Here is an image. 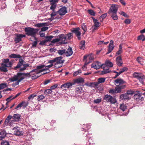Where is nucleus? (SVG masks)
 Returning <instances> with one entry per match:
<instances>
[{"label": "nucleus", "instance_id": "obj_1", "mask_svg": "<svg viewBox=\"0 0 145 145\" xmlns=\"http://www.w3.org/2000/svg\"><path fill=\"white\" fill-rule=\"evenodd\" d=\"M118 9V5L112 4L108 12L109 14H111V17L114 20H116L118 19V16L117 15Z\"/></svg>", "mask_w": 145, "mask_h": 145}, {"label": "nucleus", "instance_id": "obj_2", "mask_svg": "<svg viewBox=\"0 0 145 145\" xmlns=\"http://www.w3.org/2000/svg\"><path fill=\"white\" fill-rule=\"evenodd\" d=\"M126 82L121 78H118L114 81V84L116 85V89L118 92H121V89L125 88Z\"/></svg>", "mask_w": 145, "mask_h": 145}, {"label": "nucleus", "instance_id": "obj_3", "mask_svg": "<svg viewBox=\"0 0 145 145\" xmlns=\"http://www.w3.org/2000/svg\"><path fill=\"white\" fill-rule=\"evenodd\" d=\"M31 76L30 73H21L18 72L17 75L14 76L13 78L10 79V80L11 81H16L18 80H19V81H21L22 80L26 78H29Z\"/></svg>", "mask_w": 145, "mask_h": 145}, {"label": "nucleus", "instance_id": "obj_4", "mask_svg": "<svg viewBox=\"0 0 145 145\" xmlns=\"http://www.w3.org/2000/svg\"><path fill=\"white\" fill-rule=\"evenodd\" d=\"M24 61L21 58H20L17 66L14 67V69L16 70L17 69L20 68V71H22L25 70L26 68L29 66V65L27 63L24 64L23 63Z\"/></svg>", "mask_w": 145, "mask_h": 145}, {"label": "nucleus", "instance_id": "obj_5", "mask_svg": "<svg viewBox=\"0 0 145 145\" xmlns=\"http://www.w3.org/2000/svg\"><path fill=\"white\" fill-rule=\"evenodd\" d=\"M10 123L11 129H12V131L14 132V134L17 136H19L23 135L24 133L22 131L20 128L17 127L15 126L14 128H12V126H14V125L12 126L11 125V122Z\"/></svg>", "mask_w": 145, "mask_h": 145}, {"label": "nucleus", "instance_id": "obj_6", "mask_svg": "<svg viewBox=\"0 0 145 145\" xmlns=\"http://www.w3.org/2000/svg\"><path fill=\"white\" fill-rule=\"evenodd\" d=\"M26 34L28 36H34L38 32V30L31 27H26L25 29Z\"/></svg>", "mask_w": 145, "mask_h": 145}, {"label": "nucleus", "instance_id": "obj_7", "mask_svg": "<svg viewBox=\"0 0 145 145\" xmlns=\"http://www.w3.org/2000/svg\"><path fill=\"white\" fill-rule=\"evenodd\" d=\"M133 76L134 78H136L138 80L141 84H143L145 79V76L143 74L141 73L135 72L133 74Z\"/></svg>", "mask_w": 145, "mask_h": 145}, {"label": "nucleus", "instance_id": "obj_8", "mask_svg": "<svg viewBox=\"0 0 145 145\" xmlns=\"http://www.w3.org/2000/svg\"><path fill=\"white\" fill-rule=\"evenodd\" d=\"M104 99L108 102H110L111 104H114L116 102V100L113 97L108 95H106L104 97Z\"/></svg>", "mask_w": 145, "mask_h": 145}, {"label": "nucleus", "instance_id": "obj_9", "mask_svg": "<svg viewBox=\"0 0 145 145\" xmlns=\"http://www.w3.org/2000/svg\"><path fill=\"white\" fill-rule=\"evenodd\" d=\"M80 28L78 27L75 28H73L71 30V32L72 33L75 34V35L77 36L79 40H80L81 39L80 36L81 34V32L80 31Z\"/></svg>", "mask_w": 145, "mask_h": 145}, {"label": "nucleus", "instance_id": "obj_10", "mask_svg": "<svg viewBox=\"0 0 145 145\" xmlns=\"http://www.w3.org/2000/svg\"><path fill=\"white\" fill-rule=\"evenodd\" d=\"M74 84V83L73 82H66L64 84L61 85V86L60 88L61 89H65L71 88H72V86Z\"/></svg>", "mask_w": 145, "mask_h": 145}, {"label": "nucleus", "instance_id": "obj_11", "mask_svg": "<svg viewBox=\"0 0 145 145\" xmlns=\"http://www.w3.org/2000/svg\"><path fill=\"white\" fill-rule=\"evenodd\" d=\"M104 64H102L98 61L94 62L91 65V67L96 69H99L103 66Z\"/></svg>", "mask_w": 145, "mask_h": 145}, {"label": "nucleus", "instance_id": "obj_12", "mask_svg": "<svg viewBox=\"0 0 145 145\" xmlns=\"http://www.w3.org/2000/svg\"><path fill=\"white\" fill-rule=\"evenodd\" d=\"M113 43V41L112 40H111L108 46V52L106 53V54H108L110 53L113 50L114 47Z\"/></svg>", "mask_w": 145, "mask_h": 145}, {"label": "nucleus", "instance_id": "obj_13", "mask_svg": "<svg viewBox=\"0 0 145 145\" xmlns=\"http://www.w3.org/2000/svg\"><path fill=\"white\" fill-rule=\"evenodd\" d=\"M134 98L137 102L142 101L143 100V98L142 95L139 93L135 94L134 95Z\"/></svg>", "mask_w": 145, "mask_h": 145}, {"label": "nucleus", "instance_id": "obj_14", "mask_svg": "<svg viewBox=\"0 0 145 145\" xmlns=\"http://www.w3.org/2000/svg\"><path fill=\"white\" fill-rule=\"evenodd\" d=\"M59 14L61 16L65 15L67 12V8L66 7H64L61 8L58 11Z\"/></svg>", "mask_w": 145, "mask_h": 145}, {"label": "nucleus", "instance_id": "obj_15", "mask_svg": "<svg viewBox=\"0 0 145 145\" xmlns=\"http://www.w3.org/2000/svg\"><path fill=\"white\" fill-rule=\"evenodd\" d=\"M15 36L16 37L15 38L14 40L16 43L19 42L21 40L22 38L25 37V35L22 34H16Z\"/></svg>", "mask_w": 145, "mask_h": 145}, {"label": "nucleus", "instance_id": "obj_16", "mask_svg": "<svg viewBox=\"0 0 145 145\" xmlns=\"http://www.w3.org/2000/svg\"><path fill=\"white\" fill-rule=\"evenodd\" d=\"M120 99L123 101L129 100L130 99L131 97L126 93H123L120 95Z\"/></svg>", "mask_w": 145, "mask_h": 145}, {"label": "nucleus", "instance_id": "obj_17", "mask_svg": "<svg viewBox=\"0 0 145 145\" xmlns=\"http://www.w3.org/2000/svg\"><path fill=\"white\" fill-rule=\"evenodd\" d=\"M1 65L2 67H0V70L1 71L4 72L7 71L8 70L7 67H9V65L7 64H4L3 63H1Z\"/></svg>", "mask_w": 145, "mask_h": 145}, {"label": "nucleus", "instance_id": "obj_18", "mask_svg": "<svg viewBox=\"0 0 145 145\" xmlns=\"http://www.w3.org/2000/svg\"><path fill=\"white\" fill-rule=\"evenodd\" d=\"M116 63L117 65L121 66L123 64L122 58L120 56H119L116 57Z\"/></svg>", "mask_w": 145, "mask_h": 145}, {"label": "nucleus", "instance_id": "obj_19", "mask_svg": "<svg viewBox=\"0 0 145 145\" xmlns=\"http://www.w3.org/2000/svg\"><path fill=\"white\" fill-rule=\"evenodd\" d=\"M56 58H57L56 63L55 64H62L64 63V60H62L61 59L62 58V57L61 56L59 57H56Z\"/></svg>", "mask_w": 145, "mask_h": 145}, {"label": "nucleus", "instance_id": "obj_20", "mask_svg": "<svg viewBox=\"0 0 145 145\" xmlns=\"http://www.w3.org/2000/svg\"><path fill=\"white\" fill-rule=\"evenodd\" d=\"M67 38V37L66 36L63 34H62L59 36V40L62 41L61 43L66 44V42L65 41L66 39Z\"/></svg>", "mask_w": 145, "mask_h": 145}, {"label": "nucleus", "instance_id": "obj_21", "mask_svg": "<svg viewBox=\"0 0 145 145\" xmlns=\"http://www.w3.org/2000/svg\"><path fill=\"white\" fill-rule=\"evenodd\" d=\"M65 53L67 56H71L73 53L72 48L70 47H69L66 52V51Z\"/></svg>", "mask_w": 145, "mask_h": 145}, {"label": "nucleus", "instance_id": "obj_22", "mask_svg": "<svg viewBox=\"0 0 145 145\" xmlns=\"http://www.w3.org/2000/svg\"><path fill=\"white\" fill-rule=\"evenodd\" d=\"M91 18L93 20L94 26L96 27H99L100 25V23L99 22H98L97 20L95 19L93 17H92Z\"/></svg>", "mask_w": 145, "mask_h": 145}, {"label": "nucleus", "instance_id": "obj_23", "mask_svg": "<svg viewBox=\"0 0 145 145\" xmlns=\"http://www.w3.org/2000/svg\"><path fill=\"white\" fill-rule=\"evenodd\" d=\"M20 115L19 114H14L13 116V118L14 121H18L20 119Z\"/></svg>", "mask_w": 145, "mask_h": 145}, {"label": "nucleus", "instance_id": "obj_24", "mask_svg": "<svg viewBox=\"0 0 145 145\" xmlns=\"http://www.w3.org/2000/svg\"><path fill=\"white\" fill-rule=\"evenodd\" d=\"M103 70L101 71V74H105L108 73L110 72V71L109 70V68H108L107 69H105V67L104 66H103Z\"/></svg>", "mask_w": 145, "mask_h": 145}, {"label": "nucleus", "instance_id": "obj_25", "mask_svg": "<svg viewBox=\"0 0 145 145\" xmlns=\"http://www.w3.org/2000/svg\"><path fill=\"white\" fill-rule=\"evenodd\" d=\"M113 66V64L109 60L106 61L105 64H104V66L105 67L106 66L107 67H112Z\"/></svg>", "mask_w": 145, "mask_h": 145}, {"label": "nucleus", "instance_id": "obj_26", "mask_svg": "<svg viewBox=\"0 0 145 145\" xmlns=\"http://www.w3.org/2000/svg\"><path fill=\"white\" fill-rule=\"evenodd\" d=\"M85 40H83L81 41L80 43L79 47L81 49L84 50L85 46Z\"/></svg>", "mask_w": 145, "mask_h": 145}, {"label": "nucleus", "instance_id": "obj_27", "mask_svg": "<svg viewBox=\"0 0 145 145\" xmlns=\"http://www.w3.org/2000/svg\"><path fill=\"white\" fill-rule=\"evenodd\" d=\"M52 13L50 15L51 16V18H50L49 19V20H53L54 19V16H56L58 13V11L57 12H56L55 10L54 11H52Z\"/></svg>", "mask_w": 145, "mask_h": 145}, {"label": "nucleus", "instance_id": "obj_28", "mask_svg": "<svg viewBox=\"0 0 145 145\" xmlns=\"http://www.w3.org/2000/svg\"><path fill=\"white\" fill-rule=\"evenodd\" d=\"M0 136L1 137L0 138H1L2 139V140L5 138V137L6 135V133L5 131H1L0 132Z\"/></svg>", "mask_w": 145, "mask_h": 145}, {"label": "nucleus", "instance_id": "obj_29", "mask_svg": "<svg viewBox=\"0 0 145 145\" xmlns=\"http://www.w3.org/2000/svg\"><path fill=\"white\" fill-rule=\"evenodd\" d=\"M82 90V88L80 86L76 87L75 89L76 93L77 94L79 93L80 94L81 93Z\"/></svg>", "mask_w": 145, "mask_h": 145}, {"label": "nucleus", "instance_id": "obj_30", "mask_svg": "<svg viewBox=\"0 0 145 145\" xmlns=\"http://www.w3.org/2000/svg\"><path fill=\"white\" fill-rule=\"evenodd\" d=\"M22 56L19 55H17L15 54H12L10 55V58H18L19 59L22 58Z\"/></svg>", "mask_w": 145, "mask_h": 145}, {"label": "nucleus", "instance_id": "obj_31", "mask_svg": "<svg viewBox=\"0 0 145 145\" xmlns=\"http://www.w3.org/2000/svg\"><path fill=\"white\" fill-rule=\"evenodd\" d=\"M116 88L115 87V89H110L109 91V93H110L112 94H115L116 93H120V92H118V90L116 89Z\"/></svg>", "mask_w": 145, "mask_h": 145}, {"label": "nucleus", "instance_id": "obj_32", "mask_svg": "<svg viewBox=\"0 0 145 145\" xmlns=\"http://www.w3.org/2000/svg\"><path fill=\"white\" fill-rule=\"evenodd\" d=\"M88 12L91 16H95V12L92 9H89L88 10Z\"/></svg>", "mask_w": 145, "mask_h": 145}, {"label": "nucleus", "instance_id": "obj_33", "mask_svg": "<svg viewBox=\"0 0 145 145\" xmlns=\"http://www.w3.org/2000/svg\"><path fill=\"white\" fill-rule=\"evenodd\" d=\"M106 80V78H100L98 79V81L99 83H101L104 82Z\"/></svg>", "mask_w": 145, "mask_h": 145}, {"label": "nucleus", "instance_id": "obj_34", "mask_svg": "<svg viewBox=\"0 0 145 145\" xmlns=\"http://www.w3.org/2000/svg\"><path fill=\"white\" fill-rule=\"evenodd\" d=\"M66 52V50L65 49H63L62 50H59L57 51L58 53L60 55H62L64 54Z\"/></svg>", "mask_w": 145, "mask_h": 145}, {"label": "nucleus", "instance_id": "obj_35", "mask_svg": "<svg viewBox=\"0 0 145 145\" xmlns=\"http://www.w3.org/2000/svg\"><path fill=\"white\" fill-rule=\"evenodd\" d=\"M137 39L138 40H142L144 41L145 40V37L144 35L142 34L138 37Z\"/></svg>", "mask_w": 145, "mask_h": 145}, {"label": "nucleus", "instance_id": "obj_36", "mask_svg": "<svg viewBox=\"0 0 145 145\" xmlns=\"http://www.w3.org/2000/svg\"><path fill=\"white\" fill-rule=\"evenodd\" d=\"M120 108L121 110L124 111L126 108V106L123 104H122L120 105Z\"/></svg>", "mask_w": 145, "mask_h": 145}, {"label": "nucleus", "instance_id": "obj_37", "mask_svg": "<svg viewBox=\"0 0 145 145\" xmlns=\"http://www.w3.org/2000/svg\"><path fill=\"white\" fill-rule=\"evenodd\" d=\"M21 93H19L16 94L14 96H13L12 95L10 96V101L14 99L20 95L21 94Z\"/></svg>", "mask_w": 145, "mask_h": 145}, {"label": "nucleus", "instance_id": "obj_38", "mask_svg": "<svg viewBox=\"0 0 145 145\" xmlns=\"http://www.w3.org/2000/svg\"><path fill=\"white\" fill-rule=\"evenodd\" d=\"M7 87V84L5 83H2L0 84V89H3Z\"/></svg>", "mask_w": 145, "mask_h": 145}, {"label": "nucleus", "instance_id": "obj_39", "mask_svg": "<svg viewBox=\"0 0 145 145\" xmlns=\"http://www.w3.org/2000/svg\"><path fill=\"white\" fill-rule=\"evenodd\" d=\"M9 123V115L8 116L4 122V126H5L8 125Z\"/></svg>", "mask_w": 145, "mask_h": 145}, {"label": "nucleus", "instance_id": "obj_40", "mask_svg": "<svg viewBox=\"0 0 145 145\" xmlns=\"http://www.w3.org/2000/svg\"><path fill=\"white\" fill-rule=\"evenodd\" d=\"M52 91L51 89H46L44 90V93L46 95L51 94Z\"/></svg>", "mask_w": 145, "mask_h": 145}, {"label": "nucleus", "instance_id": "obj_41", "mask_svg": "<svg viewBox=\"0 0 145 145\" xmlns=\"http://www.w3.org/2000/svg\"><path fill=\"white\" fill-rule=\"evenodd\" d=\"M54 36H47L45 39V40L46 41V42H47L48 41H50L53 38Z\"/></svg>", "mask_w": 145, "mask_h": 145}, {"label": "nucleus", "instance_id": "obj_42", "mask_svg": "<svg viewBox=\"0 0 145 145\" xmlns=\"http://www.w3.org/2000/svg\"><path fill=\"white\" fill-rule=\"evenodd\" d=\"M126 93L129 96L130 95H133L134 94L135 92L134 91L130 89L127 90Z\"/></svg>", "mask_w": 145, "mask_h": 145}, {"label": "nucleus", "instance_id": "obj_43", "mask_svg": "<svg viewBox=\"0 0 145 145\" xmlns=\"http://www.w3.org/2000/svg\"><path fill=\"white\" fill-rule=\"evenodd\" d=\"M82 29L84 31V34L87 31V27L85 24L83 23L82 25Z\"/></svg>", "mask_w": 145, "mask_h": 145}, {"label": "nucleus", "instance_id": "obj_44", "mask_svg": "<svg viewBox=\"0 0 145 145\" xmlns=\"http://www.w3.org/2000/svg\"><path fill=\"white\" fill-rule=\"evenodd\" d=\"M59 0H51L50 1V4L55 5L57 4V3H58Z\"/></svg>", "mask_w": 145, "mask_h": 145}, {"label": "nucleus", "instance_id": "obj_45", "mask_svg": "<svg viewBox=\"0 0 145 145\" xmlns=\"http://www.w3.org/2000/svg\"><path fill=\"white\" fill-rule=\"evenodd\" d=\"M84 81V80L82 78H80L77 79L76 81V82L77 83H82Z\"/></svg>", "mask_w": 145, "mask_h": 145}, {"label": "nucleus", "instance_id": "obj_46", "mask_svg": "<svg viewBox=\"0 0 145 145\" xmlns=\"http://www.w3.org/2000/svg\"><path fill=\"white\" fill-rule=\"evenodd\" d=\"M45 98V97L43 95H39L38 96L37 100L38 101H41L43 99Z\"/></svg>", "mask_w": 145, "mask_h": 145}, {"label": "nucleus", "instance_id": "obj_47", "mask_svg": "<svg viewBox=\"0 0 145 145\" xmlns=\"http://www.w3.org/2000/svg\"><path fill=\"white\" fill-rule=\"evenodd\" d=\"M51 6L50 7V9L52 11L55 10V9L56 8L57 4H51Z\"/></svg>", "mask_w": 145, "mask_h": 145}, {"label": "nucleus", "instance_id": "obj_48", "mask_svg": "<svg viewBox=\"0 0 145 145\" xmlns=\"http://www.w3.org/2000/svg\"><path fill=\"white\" fill-rule=\"evenodd\" d=\"M21 103L22 104V107H23V108L26 107L28 105V103L25 101H22Z\"/></svg>", "mask_w": 145, "mask_h": 145}, {"label": "nucleus", "instance_id": "obj_49", "mask_svg": "<svg viewBox=\"0 0 145 145\" xmlns=\"http://www.w3.org/2000/svg\"><path fill=\"white\" fill-rule=\"evenodd\" d=\"M81 71L80 70H78V71L74 72L73 73V75L74 76H76L78 74L81 73Z\"/></svg>", "mask_w": 145, "mask_h": 145}, {"label": "nucleus", "instance_id": "obj_50", "mask_svg": "<svg viewBox=\"0 0 145 145\" xmlns=\"http://www.w3.org/2000/svg\"><path fill=\"white\" fill-rule=\"evenodd\" d=\"M119 14L122 15L123 16L126 17H128V16L127 15V14L124 12L123 11H120L119 12Z\"/></svg>", "mask_w": 145, "mask_h": 145}, {"label": "nucleus", "instance_id": "obj_51", "mask_svg": "<svg viewBox=\"0 0 145 145\" xmlns=\"http://www.w3.org/2000/svg\"><path fill=\"white\" fill-rule=\"evenodd\" d=\"M128 69L126 67H124L123 68L121 69L120 71L119 72L121 73H122L124 71H126Z\"/></svg>", "mask_w": 145, "mask_h": 145}, {"label": "nucleus", "instance_id": "obj_52", "mask_svg": "<svg viewBox=\"0 0 145 145\" xmlns=\"http://www.w3.org/2000/svg\"><path fill=\"white\" fill-rule=\"evenodd\" d=\"M57 59V58H54L52 60H49V61H48V63H50L51 64H53V63H56V60Z\"/></svg>", "mask_w": 145, "mask_h": 145}, {"label": "nucleus", "instance_id": "obj_53", "mask_svg": "<svg viewBox=\"0 0 145 145\" xmlns=\"http://www.w3.org/2000/svg\"><path fill=\"white\" fill-rule=\"evenodd\" d=\"M2 61L4 64H6L9 65V64H8V63L9 62V59H3L2 60Z\"/></svg>", "mask_w": 145, "mask_h": 145}, {"label": "nucleus", "instance_id": "obj_54", "mask_svg": "<svg viewBox=\"0 0 145 145\" xmlns=\"http://www.w3.org/2000/svg\"><path fill=\"white\" fill-rule=\"evenodd\" d=\"M73 34L71 33H69L67 35L68 39L69 40L71 39L73 37Z\"/></svg>", "mask_w": 145, "mask_h": 145}, {"label": "nucleus", "instance_id": "obj_55", "mask_svg": "<svg viewBox=\"0 0 145 145\" xmlns=\"http://www.w3.org/2000/svg\"><path fill=\"white\" fill-rule=\"evenodd\" d=\"M22 107V104L20 103L15 108V109L16 110H18L20 109Z\"/></svg>", "mask_w": 145, "mask_h": 145}, {"label": "nucleus", "instance_id": "obj_56", "mask_svg": "<svg viewBox=\"0 0 145 145\" xmlns=\"http://www.w3.org/2000/svg\"><path fill=\"white\" fill-rule=\"evenodd\" d=\"M62 66V64H55L54 68L55 69H58L61 67Z\"/></svg>", "mask_w": 145, "mask_h": 145}, {"label": "nucleus", "instance_id": "obj_57", "mask_svg": "<svg viewBox=\"0 0 145 145\" xmlns=\"http://www.w3.org/2000/svg\"><path fill=\"white\" fill-rule=\"evenodd\" d=\"M36 96V95L35 94H32L29 95L28 97L29 100L33 99L34 97Z\"/></svg>", "mask_w": 145, "mask_h": 145}, {"label": "nucleus", "instance_id": "obj_58", "mask_svg": "<svg viewBox=\"0 0 145 145\" xmlns=\"http://www.w3.org/2000/svg\"><path fill=\"white\" fill-rule=\"evenodd\" d=\"M35 72L37 74H38L41 72H40V70H38V69H36L33 70L31 71V72Z\"/></svg>", "mask_w": 145, "mask_h": 145}, {"label": "nucleus", "instance_id": "obj_59", "mask_svg": "<svg viewBox=\"0 0 145 145\" xmlns=\"http://www.w3.org/2000/svg\"><path fill=\"white\" fill-rule=\"evenodd\" d=\"M44 25V23H38L36 24V26L38 27H42Z\"/></svg>", "mask_w": 145, "mask_h": 145}, {"label": "nucleus", "instance_id": "obj_60", "mask_svg": "<svg viewBox=\"0 0 145 145\" xmlns=\"http://www.w3.org/2000/svg\"><path fill=\"white\" fill-rule=\"evenodd\" d=\"M101 101V99H97L94 101V102L95 103H99Z\"/></svg>", "mask_w": 145, "mask_h": 145}, {"label": "nucleus", "instance_id": "obj_61", "mask_svg": "<svg viewBox=\"0 0 145 145\" xmlns=\"http://www.w3.org/2000/svg\"><path fill=\"white\" fill-rule=\"evenodd\" d=\"M92 82H87L85 83V85L88 87H92Z\"/></svg>", "mask_w": 145, "mask_h": 145}, {"label": "nucleus", "instance_id": "obj_62", "mask_svg": "<svg viewBox=\"0 0 145 145\" xmlns=\"http://www.w3.org/2000/svg\"><path fill=\"white\" fill-rule=\"evenodd\" d=\"M124 22L126 24H129L131 22V20L129 19H126L124 21Z\"/></svg>", "mask_w": 145, "mask_h": 145}, {"label": "nucleus", "instance_id": "obj_63", "mask_svg": "<svg viewBox=\"0 0 145 145\" xmlns=\"http://www.w3.org/2000/svg\"><path fill=\"white\" fill-rule=\"evenodd\" d=\"M45 66L44 65H39L37 66V69H39L44 68Z\"/></svg>", "mask_w": 145, "mask_h": 145}, {"label": "nucleus", "instance_id": "obj_64", "mask_svg": "<svg viewBox=\"0 0 145 145\" xmlns=\"http://www.w3.org/2000/svg\"><path fill=\"white\" fill-rule=\"evenodd\" d=\"M93 86L92 87H97L98 84H99V83L98 82H92Z\"/></svg>", "mask_w": 145, "mask_h": 145}]
</instances>
